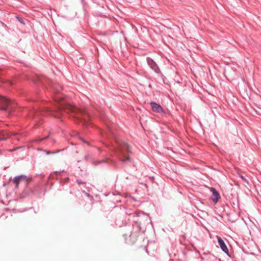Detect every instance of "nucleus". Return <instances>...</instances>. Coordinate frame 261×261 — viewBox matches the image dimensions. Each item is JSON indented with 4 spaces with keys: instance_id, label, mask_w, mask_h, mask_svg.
<instances>
[{
    "instance_id": "nucleus-6",
    "label": "nucleus",
    "mask_w": 261,
    "mask_h": 261,
    "mask_svg": "<svg viewBox=\"0 0 261 261\" xmlns=\"http://www.w3.org/2000/svg\"><path fill=\"white\" fill-rule=\"evenodd\" d=\"M217 238L218 239V243L221 249L227 254H228V249L223 240L219 236H217Z\"/></svg>"
},
{
    "instance_id": "nucleus-1",
    "label": "nucleus",
    "mask_w": 261,
    "mask_h": 261,
    "mask_svg": "<svg viewBox=\"0 0 261 261\" xmlns=\"http://www.w3.org/2000/svg\"><path fill=\"white\" fill-rule=\"evenodd\" d=\"M62 110H66L69 112H78L79 113H82L83 112L75 107L73 106L69 105V104H65V103H61L60 104V106L59 107L58 112V113H60V112Z\"/></svg>"
},
{
    "instance_id": "nucleus-13",
    "label": "nucleus",
    "mask_w": 261,
    "mask_h": 261,
    "mask_svg": "<svg viewBox=\"0 0 261 261\" xmlns=\"http://www.w3.org/2000/svg\"><path fill=\"white\" fill-rule=\"evenodd\" d=\"M46 154H49V153H51V152H50L49 151H46Z\"/></svg>"
},
{
    "instance_id": "nucleus-5",
    "label": "nucleus",
    "mask_w": 261,
    "mask_h": 261,
    "mask_svg": "<svg viewBox=\"0 0 261 261\" xmlns=\"http://www.w3.org/2000/svg\"><path fill=\"white\" fill-rule=\"evenodd\" d=\"M211 191L212 192V198H211L212 200L215 203H217L218 202V200L220 198L219 193L214 188H212L211 189Z\"/></svg>"
},
{
    "instance_id": "nucleus-10",
    "label": "nucleus",
    "mask_w": 261,
    "mask_h": 261,
    "mask_svg": "<svg viewBox=\"0 0 261 261\" xmlns=\"http://www.w3.org/2000/svg\"><path fill=\"white\" fill-rule=\"evenodd\" d=\"M63 99V97H55V100L57 102H60L61 99Z\"/></svg>"
},
{
    "instance_id": "nucleus-12",
    "label": "nucleus",
    "mask_w": 261,
    "mask_h": 261,
    "mask_svg": "<svg viewBox=\"0 0 261 261\" xmlns=\"http://www.w3.org/2000/svg\"><path fill=\"white\" fill-rule=\"evenodd\" d=\"M17 18L19 20V21L21 22V23H23V22L22 21H21V20L20 19H19L18 17H17Z\"/></svg>"
},
{
    "instance_id": "nucleus-18",
    "label": "nucleus",
    "mask_w": 261,
    "mask_h": 261,
    "mask_svg": "<svg viewBox=\"0 0 261 261\" xmlns=\"http://www.w3.org/2000/svg\"><path fill=\"white\" fill-rule=\"evenodd\" d=\"M77 182H78L79 184H82V182H80L79 181H77Z\"/></svg>"
},
{
    "instance_id": "nucleus-20",
    "label": "nucleus",
    "mask_w": 261,
    "mask_h": 261,
    "mask_svg": "<svg viewBox=\"0 0 261 261\" xmlns=\"http://www.w3.org/2000/svg\"><path fill=\"white\" fill-rule=\"evenodd\" d=\"M103 162V161H99V163H100V162Z\"/></svg>"
},
{
    "instance_id": "nucleus-3",
    "label": "nucleus",
    "mask_w": 261,
    "mask_h": 261,
    "mask_svg": "<svg viewBox=\"0 0 261 261\" xmlns=\"http://www.w3.org/2000/svg\"><path fill=\"white\" fill-rule=\"evenodd\" d=\"M11 105L9 99L0 96V109L6 110Z\"/></svg>"
},
{
    "instance_id": "nucleus-17",
    "label": "nucleus",
    "mask_w": 261,
    "mask_h": 261,
    "mask_svg": "<svg viewBox=\"0 0 261 261\" xmlns=\"http://www.w3.org/2000/svg\"><path fill=\"white\" fill-rule=\"evenodd\" d=\"M241 178L244 179V180H245V179L244 178V177L243 176H241Z\"/></svg>"
},
{
    "instance_id": "nucleus-7",
    "label": "nucleus",
    "mask_w": 261,
    "mask_h": 261,
    "mask_svg": "<svg viewBox=\"0 0 261 261\" xmlns=\"http://www.w3.org/2000/svg\"><path fill=\"white\" fill-rule=\"evenodd\" d=\"M28 181L27 176L21 175L15 177L13 179V182L15 184L16 188H18V185L21 181Z\"/></svg>"
},
{
    "instance_id": "nucleus-4",
    "label": "nucleus",
    "mask_w": 261,
    "mask_h": 261,
    "mask_svg": "<svg viewBox=\"0 0 261 261\" xmlns=\"http://www.w3.org/2000/svg\"><path fill=\"white\" fill-rule=\"evenodd\" d=\"M150 104L153 111L159 113H165L163 108L160 105L154 102H151Z\"/></svg>"
},
{
    "instance_id": "nucleus-9",
    "label": "nucleus",
    "mask_w": 261,
    "mask_h": 261,
    "mask_svg": "<svg viewBox=\"0 0 261 261\" xmlns=\"http://www.w3.org/2000/svg\"><path fill=\"white\" fill-rule=\"evenodd\" d=\"M54 90H56L57 91H60L61 89H62V88L61 87L58 86V85H57L56 84H54L53 86V87H52Z\"/></svg>"
},
{
    "instance_id": "nucleus-16",
    "label": "nucleus",
    "mask_w": 261,
    "mask_h": 261,
    "mask_svg": "<svg viewBox=\"0 0 261 261\" xmlns=\"http://www.w3.org/2000/svg\"><path fill=\"white\" fill-rule=\"evenodd\" d=\"M11 134L13 135H16V133H11Z\"/></svg>"
},
{
    "instance_id": "nucleus-15",
    "label": "nucleus",
    "mask_w": 261,
    "mask_h": 261,
    "mask_svg": "<svg viewBox=\"0 0 261 261\" xmlns=\"http://www.w3.org/2000/svg\"><path fill=\"white\" fill-rule=\"evenodd\" d=\"M54 116L56 117H58L59 116L58 114H55Z\"/></svg>"
},
{
    "instance_id": "nucleus-19",
    "label": "nucleus",
    "mask_w": 261,
    "mask_h": 261,
    "mask_svg": "<svg viewBox=\"0 0 261 261\" xmlns=\"http://www.w3.org/2000/svg\"><path fill=\"white\" fill-rule=\"evenodd\" d=\"M16 139H17V140H19V138H17Z\"/></svg>"
},
{
    "instance_id": "nucleus-14",
    "label": "nucleus",
    "mask_w": 261,
    "mask_h": 261,
    "mask_svg": "<svg viewBox=\"0 0 261 261\" xmlns=\"http://www.w3.org/2000/svg\"><path fill=\"white\" fill-rule=\"evenodd\" d=\"M86 115H85L84 116V117H83V119H84V120H86Z\"/></svg>"
},
{
    "instance_id": "nucleus-8",
    "label": "nucleus",
    "mask_w": 261,
    "mask_h": 261,
    "mask_svg": "<svg viewBox=\"0 0 261 261\" xmlns=\"http://www.w3.org/2000/svg\"><path fill=\"white\" fill-rule=\"evenodd\" d=\"M10 135L6 132H0V140H6L10 137Z\"/></svg>"
},
{
    "instance_id": "nucleus-11",
    "label": "nucleus",
    "mask_w": 261,
    "mask_h": 261,
    "mask_svg": "<svg viewBox=\"0 0 261 261\" xmlns=\"http://www.w3.org/2000/svg\"><path fill=\"white\" fill-rule=\"evenodd\" d=\"M48 138V136L45 137H44V138H42V139H40V140H39V141H42V140H45V139H46V138Z\"/></svg>"
},
{
    "instance_id": "nucleus-2",
    "label": "nucleus",
    "mask_w": 261,
    "mask_h": 261,
    "mask_svg": "<svg viewBox=\"0 0 261 261\" xmlns=\"http://www.w3.org/2000/svg\"><path fill=\"white\" fill-rule=\"evenodd\" d=\"M131 150V147L127 144L124 143L120 146V151L122 154V156L123 158L121 160L122 162L129 160V156L125 158V152L127 153H129Z\"/></svg>"
}]
</instances>
